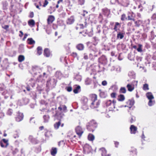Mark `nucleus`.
I'll list each match as a JSON object with an SVG mask.
<instances>
[{
  "label": "nucleus",
  "mask_w": 156,
  "mask_h": 156,
  "mask_svg": "<svg viewBox=\"0 0 156 156\" xmlns=\"http://www.w3.org/2000/svg\"><path fill=\"white\" fill-rule=\"evenodd\" d=\"M28 43L30 44H33L35 43V41L32 38H29L27 39Z\"/></svg>",
  "instance_id": "2eb2a0df"
},
{
  "label": "nucleus",
  "mask_w": 156,
  "mask_h": 156,
  "mask_svg": "<svg viewBox=\"0 0 156 156\" xmlns=\"http://www.w3.org/2000/svg\"><path fill=\"white\" fill-rule=\"evenodd\" d=\"M73 55L74 57H76L77 56V54L76 53L73 52Z\"/></svg>",
  "instance_id": "ea45409f"
},
{
  "label": "nucleus",
  "mask_w": 156,
  "mask_h": 156,
  "mask_svg": "<svg viewBox=\"0 0 156 156\" xmlns=\"http://www.w3.org/2000/svg\"><path fill=\"white\" fill-rule=\"evenodd\" d=\"M117 26H115V27L114 28V30H115V31H117Z\"/></svg>",
  "instance_id": "3c124183"
},
{
  "label": "nucleus",
  "mask_w": 156,
  "mask_h": 156,
  "mask_svg": "<svg viewBox=\"0 0 156 156\" xmlns=\"http://www.w3.org/2000/svg\"><path fill=\"white\" fill-rule=\"evenodd\" d=\"M85 83H86V84H87V85H88V84H89L90 83V82L88 83V82H87V81H85Z\"/></svg>",
  "instance_id": "6e6d98bb"
},
{
  "label": "nucleus",
  "mask_w": 156,
  "mask_h": 156,
  "mask_svg": "<svg viewBox=\"0 0 156 156\" xmlns=\"http://www.w3.org/2000/svg\"><path fill=\"white\" fill-rule=\"evenodd\" d=\"M143 89L144 90H149L148 85L147 84H145L144 85Z\"/></svg>",
  "instance_id": "b1692460"
},
{
  "label": "nucleus",
  "mask_w": 156,
  "mask_h": 156,
  "mask_svg": "<svg viewBox=\"0 0 156 156\" xmlns=\"http://www.w3.org/2000/svg\"><path fill=\"white\" fill-rule=\"evenodd\" d=\"M35 5H36V7L37 8H38V9H40L39 8V6L38 5H36V3H35Z\"/></svg>",
  "instance_id": "5fc2aeb1"
},
{
  "label": "nucleus",
  "mask_w": 156,
  "mask_h": 156,
  "mask_svg": "<svg viewBox=\"0 0 156 156\" xmlns=\"http://www.w3.org/2000/svg\"><path fill=\"white\" fill-rule=\"evenodd\" d=\"M39 129L40 130H42L43 129H44V126H41L40 127Z\"/></svg>",
  "instance_id": "8fccbe9b"
},
{
  "label": "nucleus",
  "mask_w": 156,
  "mask_h": 156,
  "mask_svg": "<svg viewBox=\"0 0 156 156\" xmlns=\"http://www.w3.org/2000/svg\"><path fill=\"white\" fill-rule=\"evenodd\" d=\"M55 36H56L57 35V32H56L55 33Z\"/></svg>",
  "instance_id": "e2e57ef3"
},
{
  "label": "nucleus",
  "mask_w": 156,
  "mask_h": 156,
  "mask_svg": "<svg viewBox=\"0 0 156 156\" xmlns=\"http://www.w3.org/2000/svg\"><path fill=\"white\" fill-rule=\"evenodd\" d=\"M62 108H63V110L64 111H65L66 110V107L65 105H62Z\"/></svg>",
  "instance_id": "e433bc0d"
},
{
  "label": "nucleus",
  "mask_w": 156,
  "mask_h": 156,
  "mask_svg": "<svg viewBox=\"0 0 156 156\" xmlns=\"http://www.w3.org/2000/svg\"><path fill=\"white\" fill-rule=\"evenodd\" d=\"M27 36V34H25L23 38V40H24L26 38Z\"/></svg>",
  "instance_id": "37998d69"
},
{
  "label": "nucleus",
  "mask_w": 156,
  "mask_h": 156,
  "mask_svg": "<svg viewBox=\"0 0 156 156\" xmlns=\"http://www.w3.org/2000/svg\"><path fill=\"white\" fill-rule=\"evenodd\" d=\"M76 131L77 134H78L80 137L81 136L83 133V131L81 128L79 126H78L76 127Z\"/></svg>",
  "instance_id": "f257e3e1"
},
{
  "label": "nucleus",
  "mask_w": 156,
  "mask_h": 156,
  "mask_svg": "<svg viewBox=\"0 0 156 156\" xmlns=\"http://www.w3.org/2000/svg\"><path fill=\"white\" fill-rule=\"evenodd\" d=\"M101 150H102V151H104L105 152H106V150L104 148H102L100 149Z\"/></svg>",
  "instance_id": "c03bdc74"
},
{
  "label": "nucleus",
  "mask_w": 156,
  "mask_h": 156,
  "mask_svg": "<svg viewBox=\"0 0 156 156\" xmlns=\"http://www.w3.org/2000/svg\"><path fill=\"white\" fill-rule=\"evenodd\" d=\"M133 118H132L131 119V120H130V122H131V123H132V122H133Z\"/></svg>",
  "instance_id": "bf43d9fd"
},
{
  "label": "nucleus",
  "mask_w": 156,
  "mask_h": 156,
  "mask_svg": "<svg viewBox=\"0 0 156 156\" xmlns=\"http://www.w3.org/2000/svg\"><path fill=\"white\" fill-rule=\"evenodd\" d=\"M2 28L5 29H7L9 27V26L8 25H5L4 26L2 27Z\"/></svg>",
  "instance_id": "c9c22d12"
},
{
  "label": "nucleus",
  "mask_w": 156,
  "mask_h": 156,
  "mask_svg": "<svg viewBox=\"0 0 156 156\" xmlns=\"http://www.w3.org/2000/svg\"><path fill=\"white\" fill-rule=\"evenodd\" d=\"M133 16L132 15H131V16H128V20H132V18H133Z\"/></svg>",
  "instance_id": "473e14b6"
},
{
  "label": "nucleus",
  "mask_w": 156,
  "mask_h": 156,
  "mask_svg": "<svg viewBox=\"0 0 156 156\" xmlns=\"http://www.w3.org/2000/svg\"><path fill=\"white\" fill-rule=\"evenodd\" d=\"M97 99V96L96 95L94 94L92 95V100L93 101V102L91 103V107L92 108H97V106H94L93 105L94 104V102Z\"/></svg>",
  "instance_id": "f03ea898"
},
{
  "label": "nucleus",
  "mask_w": 156,
  "mask_h": 156,
  "mask_svg": "<svg viewBox=\"0 0 156 156\" xmlns=\"http://www.w3.org/2000/svg\"><path fill=\"white\" fill-rule=\"evenodd\" d=\"M24 57L23 55H20L18 57V60L19 62H21L23 61L24 59Z\"/></svg>",
  "instance_id": "f3484780"
},
{
  "label": "nucleus",
  "mask_w": 156,
  "mask_h": 156,
  "mask_svg": "<svg viewBox=\"0 0 156 156\" xmlns=\"http://www.w3.org/2000/svg\"><path fill=\"white\" fill-rule=\"evenodd\" d=\"M39 68L37 66H34L32 67V69L34 71L35 70Z\"/></svg>",
  "instance_id": "cd10ccee"
},
{
  "label": "nucleus",
  "mask_w": 156,
  "mask_h": 156,
  "mask_svg": "<svg viewBox=\"0 0 156 156\" xmlns=\"http://www.w3.org/2000/svg\"><path fill=\"white\" fill-rule=\"evenodd\" d=\"M26 89H27V90L28 91H30V88L29 87H27V88H26Z\"/></svg>",
  "instance_id": "09e8293b"
},
{
  "label": "nucleus",
  "mask_w": 156,
  "mask_h": 156,
  "mask_svg": "<svg viewBox=\"0 0 156 156\" xmlns=\"http://www.w3.org/2000/svg\"><path fill=\"white\" fill-rule=\"evenodd\" d=\"M80 88V86H77L75 89L73 90V91L75 94H77L78 93V90H79Z\"/></svg>",
  "instance_id": "412c9836"
},
{
  "label": "nucleus",
  "mask_w": 156,
  "mask_h": 156,
  "mask_svg": "<svg viewBox=\"0 0 156 156\" xmlns=\"http://www.w3.org/2000/svg\"><path fill=\"white\" fill-rule=\"evenodd\" d=\"M127 87L128 88V90L129 91H132L134 89V87H132L130 84H127Z\"/></svg>",
  "instance_id": "dca6fc26"
},
{
  "label": "nucleus",
  "mask_w": 156,
  "mask_h": 156,
  "mask_svg": "<svg viewBox=\"0 0 156 156\" xmlns=\"http://www.w3.org/2000/svg\"><path fill=\"white\" fill-rule=\"evenodd\" d=\"M107 103L110 105L111 103V101L110 100L108 101L107 102Z\"/></svg>",
  "instance_id": "de8ad7c7"
},
{
  "label": "nucleus",
  "mask_w": 156,
  "mask_h": 156,
  "mask_svg": "<svg viewBox=\"0 0 156 156\" xmlns=\"http://www.w3.org/2000/svg\"><path fill=\"white\" fill-rule=\"evenodd\" d=\"M34 16V13L33 12H31L30 15V18H32Z\"/></svg>",
  "instance_id": "4c0bfd02"
},
{
  "label": "nucleus",
  "mask_w": 156,
  "mask_h": 156,
  "mask_svg": "<svg viewBox=\"0 0 156 156\" xmlns=\"http://www.w3.org/2000/svg\"><path fill=\"white\" fill-rule=\"evenodd\" d=\"M20 32L21 34L22 35H23V32L21 31H20Z\"/></svg>",
  "instance_id": "052dcab7"
},
{
  "label": "nucleus",
  "mask_w": 156,
  "mask_h": 156,
  "mask_svg": "<svg viewBox=\"0 0 156 156\" xmlns=\"http://www.w3.org/2000/svg\"><path fill=\"white\" fill-rule=\"evenodd\" d=\"M83 24H81L78 25V26H80V28H82L83 27Z\"/></svg>",
  "instance_id": "a18cd8bd"
},
{
  "label": "nucleus",
  "mask_w": 156,
  "mask_h": 156,
  "mask_svg": "<svg viewBox=\"0 0 156 156\" xmlns=\"http://www.w3.org/2000/svg\"><path fill=\"white\" fill-rule=\"evenodd\" d=\"M88 138L89 140L93 141L94 139V136L93 134H90L88 136Z\"/></svg>",
  "instance_id": "f8f14e48"
},
{
  "label": "nucleus",
  "mask_w": 156,
  "mask_h": 156,
  "mask_svg": "<svg viewBox=\"0 0 156 156\" xmlns=\"http://www.w3.org/2000/svg\"><path fill=\"white\" fill-rule=\"evenodd\" d=\"M149 101L148 102V104L149 106H151L152 105V101L151 100L152 99H149Z\"/></svg>",
  "instance_id": "7c9ffc66"
},
{
  "label": "nucleus",
  "mask_w": 156,
  "mask_h": 156,
  "mask_svg": "<svg viewBox=\"0 0 156 156\" xmlns=\"http://www.w3.org/2000/svg\"><path fill=\"white\" fill-rule=\"evenodd\" d=\"M60 124H61L60 120L58 122L54 124V127H55V128L57 129L58 128L59 126H60Z\"/></svg>",
  "instance_id": "aec40b11"
},
{
  "label": "nucleus",
  "mask_w": 156,
  "mask_h": 156,
  "mask_svg": "<svg viewBox=\"0 0 156 156\" xmlns=\"http://www.w3.org/2000/svg\"><path fill=\"white\" fill-rule=\"evenodd\" d=\"M28 23L29 25L34 26L35 24V22L34 20H30L28 22Z\"/></svg>",
  "instance_id": "6ab92c4d"
},
{
  "label": "nucleus",
  "mask_w": 156,
  "mask_h": 156,
  "mask_svg": "<svg viewBox=\"0 0 156 156\" xmlns=\"http://www.w3.org/2000/svg\"><path fill=\"white\" fill-rule=\"evenodd\" d=\"M133 20V21H135V19L134 18H132V20Z\"/></svg>",
  "instance_id": "0e129e2a"
},
{
  "label": "nucleus",
  "mask_w": 156,
  "mask_h": 156,
  "mask_svg": "<svg viewBox=\"0 0 156 156\" xmlns=\"http://www.w3.org/2000/svg\"><path fill=\"white\" fill-rule=\"evenodd\" d=\"M119 23H118V22H116L115 23V26H118L119 25Z\"/></svg>",
  "instance_id": "603ef678"
},
{
  "label": "nucleus",
  "mask_w": 156,
  "mask_h": 156,
  "mask_svg": "<svg viewBox=\"0 0 156 156\" xmlns=\"http://www.w3.org/2000/svg\"><path fill=\"white\" fill-rule=\"evenodd\" d=\"M107 84V82L106 81L104 80L102 82V84L103 86L106 85Z\"/></svg>",
  "instance_id": "c756f323"
},
{
  "label": "nucleus",
  "mask_w": 156,
  "mask_h": 156,
  "mask_svg": "<svg viewBox=\"0 0 156 156\" xmlns=\"http://www.w3.org/2000/svg\"><path fill=\"white\" fill-rule=\"evenodd\" d=\"M37 53L39 55H41L42 53V49L41 47L39 46L37 48Z\"/></svg>",
  "instance_id": "9b49d317"
},
{
  "label": "nucleus",
  "mask_w": 156,
  "mask_h": 156,
  "mask_svg": "<svg viewBox=\"0 0 156 156\" xmlns=\"http://www.w3.org/2000/svg\"><path fill=\"white\" fill-rule=\"evenodd\" d=\"M116 93H112L111 94L112 97L114 98L115 97Z\"/></svg>",
  "instance_id": "72a5a7b5"
},
{
  "label": "nucleus",
  "mask_w": 156,
  "mask_h": 156,
  "mask_svg": "<svg viewBox=\"0 0 156 156\" xmlns=\"http://www.w3.org/2000/svg\"><path fill=\"white\" fill-rule=\"evenodd\" d=\"M8 114H9V115H11V113H12V112L11 111V110H9L8 112Z\"/></svg>",
  "instance_id": "79ce46f5"
},
{
  "label": "nucleus",
  "mask_w": 156,
  "mask_h": 156,
  "mask_svg": "<svg viewBox=\"0 0 156 156\" xmlns=\"http://www.w3.org/2000/svg\"><path fill=\"white\" fill-rule=\"evenodd\" d=\"M131 133L135 134L137 131V127L133 125L131 126L130 128Z\"/></svg>",
  "instance_id": "20e7f679"
},
{
  "label": "nucleus",
  "mask_w": 156,
  "mask_h": 156,
  "mask_svg": "<svg viewBox=\"0 0 156 156\" xmlns=\"http://www.w3.org/2000/svg\"><path fill=\"white\" fill-rule=\"evenodd\" d=\"M0 145H1V146L2 147H5L4 145V144H3V143H2V142H1L0 143Z\"/></svg>",
  "instance_id": "a19ab883"
},
{
  "label": "nucleus",
  "mask_w": 156,
  "mask_h": 156,
  "mask_svg": "<svg viewBox=\"0 0 156 156\" xmlns=\"http://www.w3.org/2000/svg\"><path fill=\"white\" fill-rule=\"evenodd\" d=\"M133 47L135 49H136L137 48V46L136 45L133 46Z\"/></svg>",
  "instance_id": "13d9d810"
},
{
  "label": "nucleus",
  "mask_w": 156,
  "mask_h": 156,
  "mask_svg": "<svg viewBox=\"0 0 156 156\" xmlns=\"http://www.w3.org/2000/svg\"><path fill=\"white\" fill-rule=\"evenodd\" d=\"M146 96L148 99H152L154 98V97L152 94V93L151 92L147 93Z\"/></svg>",
  "instance_id": "1a4fd4ad"
},
{
  "label": "nucleus",
  "mask_w": 156,
  "mask_h": 156,
  "mask_svg": "<svg viewBox=\"0 0 156 156\" xmlns=\"http://www.w3.org/2000/svg\"><path fill=\"white\" fill-rule=\"evenodd\" d=\"M113 103H114V104H115V103H116V101H114V100H113Z\"/></svg>",
  "instance_id": "69168bd1"
},
{
  "label": "nucleus",
  "mask_w": 156,
  "mask_h": 156,
  "mask_svg": "<svg viewBox=\"0 0 156 156\" xmlns=\"http://www.w3.org/2000/svg\"><path fill=\"white\" fill-rule=\"evenodd\" d=\"M48 2L47 0H45V1L44 4L43 5V6L44 7H45L46 6V5H48Z\"/></svg>",
  "instance_id": "c85d7f7f"
},
{
  "label": "nucleus",
  "mask_w": 156,
  "mask_h": 156,
  "mask_svg": "<svg viewBox=\"0 0 156 156\" xmlns=\"http://www.w3.org/2000/svg\"><path fill=\"white\" fill-rule=\"evenodd\" d=\"M111 55L112 56H114V53L113 52H112L111 53Z\"/></svg>",
  "instance_id": "680f3d73"
},
{
  "label": "nucleus",
  "mask_w": 156,
  "mask_h": 156,
  "mask_svg": "<svg viewBox=\"0 0 156 156\" xmlns=\"http://www.w3.org/2000/svg\"><path fill=\"white\" fill-rule=\"evenodd\" d=\"M67 90L69 92H70L72 90V88L71 87H68L67 88Z\"/></svg>",
  "instance_id": "f704fd0d"
},
{
  "label": "nucleus",
  "mask_w": 156,
  "mask_h": 156,
  "mask_svg": "<svg viewBox=\"0 0 156 156\" xmlns=\"http://www.w3.org/2000/svg\"><path fill=\"white\" fill-rule=\"evenodd\" d=\"M51 80H48L47 81V86L48 87L49 85V82Z\"/></svg>",
  "instance_id": "58836bf2"
},
{
  "label": "nucleus",
  "mask_w": 156,
  "mask_h": 156,
  "mask_svg": "<svg viewBox=\"0 0 156 156\" xmlns=\"http://www.w3.org/2000/svg\"><path fill=\"white\" fill-rule=\"evenodd\" d=\"M118 100L119 101H122L125 99V97L124 95L120 94L118 96Z\"/></svg>",
  "instance_id": "ddd939ff"
},
{
  "label": "nucleus",
  "mask_w": 156,
  "mask_h": 156,
  "mask_svg": "<svg viewBox=\"0 0 156 156\" xmlns=\"http://www.w3.org/2000/svg\"><path fill=\"white\" fill-rule=\"evenodd\" d=\"M55 20V18L53 16H49L48 19L47 21L48 24L52 23Z\"/></svg>",
  "instance_id": "39448f33"
},
{
  "label": "nucleus",
  "mask_w": 156,
  "mask_h": 156,
  "mask_svg": "<svg viewBox=\"0 0 156 156\" xmlns=\"http://www.w3.org/2000/svg\"><path fill=\"white\" fill-rule=\"evenodd\" d=\"M79 2L80 5H82L84 3V0H79Z\"/></svg>",
  "instance_id": "2f4dec72"
},
{
  "label": "nucleus",
  "mask_w": 156,
  "mask_h": 156,
  "mask_svg": "<svg viewBox=\"0 0 156 156\" xmlns=\"http://www.w3.org/2000/svg\"><path fill=\"white\" fill-rule=\"evenodd\" d=\"M58 109H59L60 111L62 110V107L61 106H60L58 108Z\"/></svg>",
  "instance_id": "864d4df0"
},
{
  "label": "nucleus",
  "mask_w": 156,
  "mask_h": 156,
  "mask_svg": "<svg viewBox=\"0 0 156 156\" xmlns=\"http://www.w3.org/2000/svg\"><path fill=\"white\" fill-rule=\"evenodd\" d=\"M43 118L44 120V122H46L48 121L49 117L48 115H45L43 116Z\"/></svg>",
  "instance_id": "4468645a"
},
{
  "label": "nucleus",
  "mask_w": 156,
  "mask_h": 156,
  "mask_svg": "<svg viewBox=\"0 0 156 156\" xmlns=\"http://www.w3.org/2000/svg\"><path fill=\"white\" fill-rule=\"evenodd\" d=\"M138 48L137 49V50L139 52H142L143 51L142 49V45L141 44H139L138 45Z\"/></svg>",
  "instance_id": "a211bd4d"
},
{
  "label": "nucleus",
  "mask_w": 156,
  "mask_h": 156,
  "mask_svg": "<svg viewBox=\"0 0 156 156\" xmlns=\"http://www.w3.org/2000/svg\"><path fill=\"white\" fill-rule=\"evenodd\" d=\"M126 92V90L125 88L124 87H121L120 90V92L121 93H125Z\"/></svg>",
  "instance_id": "4be33fe9"
},
{
  "label": "nucleus",
  "mask_w": 156,
  "mask_h": 156,
  "mask_svg": "<svg viewBox=\"0 0 156 156\" xmlns=\"http://www.w3.org/2000/svg\"><path fill=\"white\" fill-rule=\"evenodd\" d=\"M57 153V149L56 147H52L51 150V154L52 156L55 155Z\"/></svg>",
  "instance_id": "423d86ee"
},
{
  "label": "nucleus",
  "mask_w": 156,
  "mask_h": 156,
  "mask_svg": "<svg viewBox=\"0 0 156 156\" xmlns=\"http://www.w3.org/2000/svg\"><path fill=\"white\" fill-rule=\"evenodd\" d=\"M74 21L73 18L72 16L70 17L68 19L67 21V23L68 24H72Z\"/></svg>",
  "instance_id": "6e6552de"
},
{
  "label": "nucleus",
  "mask_w": 156,
  "mask_h": 156,
  "mask_svg": "<svg viewBox=\"0 0 156 156\" xmlns=\"http://www.w3.org/2000/svg\"><path fill=\"white\" fill-rule=\"evenodd\" d=\"M44 55L47 57H49L50 55V53L49 49L46 48L44 49Z\"/></svg>",
  "instance_id": "0eeeda50"
},
{
  "label": "nucleus",
  "mask_w": 156,
  "mask_h": 156,
  "mask_svg": "<svg viewBox=\"0 0 156 156\" xmlns=\"http://www.w3.org/2000/svg\"><path fill=\"white\" fill-rule=\"evenodd\" d=\"M127 18H126V15L124 14H122L121 16V20L123 21L125 20V19H127Z\"/></svg>",
  "instance_id": "a878e982"
},
{
  "label": "nucleus",
  "mask_w": 156,
  "mask_h": 156,
  "mask_svg": "<svg viewBox=\"0 0 156 156\" xmlns=\"http://www.w3.org/2000/svg\"><path fill=\"white\" fill-rule=\"evenodd\" d=\"M39 3L40 5L41 6L42 5L41 3L40 2H39Z\"/></svg>",
  "instance_id": "774afa93"
},
{
  "label": "nucleus",
  "mask_w": 156,
  "mask_h": 156,
  "mask_svg": "<svg viewBox=\"0 0 156 156\" xmlns=\"http://www.w3.org/2000/svg\"><path fill=\"white\" fill-rule=\"evenodd\" d=\"M151 34L152 36H156V35H154V32L153 31H152L151 32Z\"/></svg>",
  "instance_id": "49530a36"
},
{
  "label": "nucleus",
  "mask_w": 156,
  "mask_h": 156,
  "mask_svg": "<svg viewBox=\"0 0 156 156\" xmlns=\"http://www.w3.org/2000/svg\"><path fill=\"white\" fill-rule=\"evenodd\" d=\"M76 48L79 50H82L84 48V46L83 44H80L76 46Z\"/></svg>",
  "instance_id": "9d476101"
},
{
  "label": "nucleus",
  "mask_w": 156,
  "mask_h": 156,
  "mask_svg": "<svg viewBox=\"0 0 156 156\" xmlns=\"http://www.w3.org/2000/svg\"><path fill=\"white\" fill-rule=\"evenodd\" d=\"M2 141L5 144H6L5 147H6L9 144L8 143V140L5 139H3L2 140Z\"/></svg>",
  "instance_id": "393cba45"
},
{
  "label": "nucleus",
  "mask_w": 156,
  "mask_h": 156,
  "mask_svg": "<svg viewBox=\"0 0 156 156\" xmlns=\"http://www.w3.org/2000/svg\"><path fill=\"white\" fill-rule=\"evenodd\" d=\"M117 37L118 38H120L121 39L123 38V37H124V35H123V34H121L120 33H119L117 34Z\"/></svg>",
  "instance_id": "5701e85b"
},
{
  "label": "nucleus",
  "mask_w": 156,
  "mask_h": 156,
  "mask_svg": "<svg viewBox=\"0 0 156 156\" xmlns=\"http://www.w3.org/2000/svg\"><path fill=\"white\" fill-rule=\"evenodd\" d=\"M23 115L22 113L18 112V115L16 118V120L17 121L20 122L23 119Z\"/></svg>",
  "instance_id": "7ed1b4c3"
},
{
  "label": "nucleus",
  "mask_w": 156,
  "mask_h": 156,
  "mask_svg": "<svg viewBox=\"0 0 156 156\" xmlns=\"http://www.w3.org/2000/svg\"><path fill=\"white\" fill-rule=\"evenodd\" d=\"M7 136V134L6 133H4V136Z\"/></svg>",
  "instance_id": "338daca9"
},
{
  "label": "nucleus",
  "mask_w": 156,
  "mask_h": 156,
  "mask_svg": "<svg viewBox=\"0 0 156 156\" xmlns=\"http://www.w3.org/2000/svg\"><path fill=\"white\" fill-rule=\"evenodd\" d=\"M115 146L117 147V146H116L117 145H118L119 144V143L118 142H115Z\"/></svg>",
  "instance_id": "4d7b16f0"
},
{
  "label": "nucleus",
  "mask_w": 156,
  "mask_h": 156,
  "mask_svg": "<svg viewBox=\"0 0 156 156\" xmlns=\"http://www.w3.org/2000/svg\"><path fill=\"white\" fill-rule=\"evenodd\" d=\"M139 21H140V20H138V21H136L135 22V26L136 27H139L140 26V24L139 23Z\"/></svg>",
  "instance_id": "bb28decb"
}]
</instances>
